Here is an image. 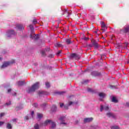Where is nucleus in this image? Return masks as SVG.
<instances>
[{
  "mask_svg": "<svg viewBox=\"0 0 129 129\" xmlns=\"http://www.w3.org/2000/svg\"><path fill=\"white\" fill-rule=\"evenodd\" d=\"M124 64H129V59H127V60H124Z\"/></svg>",
  "mask_w": 129,
  "mask_h": 129,
  "instance_id": "c9c22d12",
  "label": "nucleus"
},
{
  "mask_svg": "<svg viewBox=\"0 0 129 129\" xmlns=\"http://www.w3.org/2000/svg\"><path fill=\"white\" fill-rule=\"evenodd\" d=\"M33 23L34 25H36V24H37V20L34 19L33 21Z\"/></svg>",
  "mask_w": 129,
  "mask_h": 129,
  "instance_id": "473e14b6",
  "label": "nucleus"
},
{
  "mask_svg": "<svg viewBox=\"0 0 129 129\" xmlns=\"http://www.w3.org/2000/svg\"><path fill=\"white\" fill-rule=\"evenodd\" d=\"M45 85L47 88H49V87H50V83H49V82L45 83Z\"/></svg>",
  "mask_w": 129,
  "mask_h": 129,
  "instance_id": "cd10ccee",
  "label": "nucleus"
},
{
  "mask_svg": "<svg viewBox=\"0 0 129 129\" xmlns=\"http://www.w3.org/2000/svg\"><path fill=\"white\" fill-rule=\"evenodd\" d=\"M40 87V83L37 82L34 84L31 88H29L28 90L27 91L28 93H31V92H35L37 89H39Z\"/></svg>",
  "mask_w": 129,
  "mask_h": 129,
  "instance_id": "f257e3e1",
  "label": "nucleus"
},
{
  "mask_svg": "<svg viewBox=\"0 0 129 129\" xmlns=\"http://www.w3.org/2000/svg\"><path fill=\"white\" fill-rule=\"evenodd\" d=\"M56 46L57 47H61V46H62V44H60V43H56Z\"/></svg>",
  "mask_w": 129,
  "mask_h": 129,
  "instance_id": "f704fd0d",
  "label": "nucleus"
},
{
  "mask_svg": "<svg viewBox=\"0 0 129 129\" xmlns=\"http://www.w3.org/2000/svg\"><path fill=\"white\" fill-rule=\"evenodd\" d=\"M91 42L95 48H98V47H99V44L97 43L96 40L93 39L91 40Z\"/></svg>",
  "mask_w": 129,
  "mask_h": 129,
  "instance_id": "1a4fd4ad",
  "label": "nucleus"
},
{
  "mask_svg": "<svg viewBox=\"0 0 129 129\" xmlns=\"http://www.w3.org/2000/svg\"><path fill=\"white\" fill-rule=\"evenodd\" d=\"M34 105H35V107H37V106H38V104H37V103L34 104Z\"/></svg>",
  "mask_w": 129,
  "mask_h": 129,
  "instance_id": "5fc2aeb1",
  "label": "nucleus"
},
{
  "mask_svg": "<svg viewBox=\"0 0 129 129\" xmlns=\"http://www.w3.org/2000/svg\"><path fill=\"white\" fill-rule=\"evenodd\" d=\"M120 33L121 34H126V33H129V25L124 27L122 29H120Z\"/></svg>",
  "mask_w": 129,
  "mask_h": 129,
  "instance_id": "7ed1b4c3",
  "label": "nucleus"
},
{
  "mask_svg": "<svg viewBox=\"0 0 129 129\" xmlns=\"http://www.w3.org/2000/svg\"><path fill=\"white\" fill-rule=\"evenodd\" d=\"M5 123V122L0 121V126L1 125H3Z\"/></svg>",
  "mask_w": 129,
  "mask_h": 129,
  "instance_id": "ea45409f",
  "label": "nucleus"
},
{
  "mask_svg": "<svg viewBox=\"0 0 129 129\" xmlns=\"http://www.w3.org/2000/svg\"><path fill=\"white\" fill-rule=\"evenodd\" d=\"M17 120H18L17 118H14L12 119V121H13V122H16Z\"/></svg>",
  "mask_w": 129,
  "mask_h": 129,
  "instance_id": "72a5a7b5",
  "label": "nucleus"
},
{
  "mask_svg": "<svg viewBox=\"0 0 129 129\" xmlns=\"http://www.w3.org/2000/svg\"><path fill=\"white\" fill-rule=\"evenodd\" d=\"M107 115L108 116V117H113V114L110 112L107 113Z\"/></svg>",
  "mask_w": 129,
  "mask_h": 129,
  "instance_id": "412c9836",
  "label": "nucleus"
},
{
  "mask_svg": "<svg viewBox=\"0 0 129 129\" xmlns=\"http://www.w3.org/2000/svg\"><path fill=\"white\" fill-rule=\"evenodd\" d=\"M12 91V89H9L8 90V93H10Z\"/></svg>",
  "mask_w": 129,
  "mask_h": 129,
  "instance_id": "37998d69",
  "label": "nucleus"
},
{
  "mask_svg": "<svg viewBox=\"0 0 129 129\" xmlns=\"http://www.w3.org/2000/svg\"><path fill=\"white\" fill-rule=\"evenodd\" d=\"M13 96H16L17 95V93H15L14 95H13Z\"/></svg>",
  "mask_w": 129,
  "mask_h": 129,
  "instance_id": "864d4df0",
  "label": "nucleus"
},
{
  "mask_svg": "<svg viewBox=\"0 0 129 129\" xmlns=\"http://www.w3.org/2000/svg\"><path fill=\"white\" fill-rule=\"evenodd\" d=\"M93 120V118L91 117V118H86L84 119V122L86 123V122H90V121H92Z\"/></svg>",
  "mask_w": 129,
  "mask_h": 129,
  "instance_id": "9d476101",
  "label": "nucleus"
},
{
  "mask_svg": "<svg viewBox=\"0 0 129 129\" xmlns=\"http://www.w3.org/2000/svg\"><path fill=\"white\" fill-rule=\"evenodd\" d=\"M92 75H94L95 76H99L101 75L100 73H97L96 72H93L92 73Z\"/></svg>",
  "mask_w": 129,
  "mask_h": 129,
  "instance_id": "dca6fc26",
  "label": "nucleus"
},
{
  "mask_svg": "<svg viewBox=\"0 0 129 129\" xmlns=\"http://www.w3.org/2000/svg\"><path fill=\"white\" fill-rule=\"evenodd\" d=\"M126 106L129 107V103H126Z\"/></svg>",
  "mask_w": 129,
  "mask_h": 129,
  "instance_id": "8fccbe9b",
  "label": "nucleus"
},
{
  "mask_svg": "<svg viewBox=\"0 0 129 129\" xmlns=\"http://www.w3.org/2000/svg\"><path fill=\"white\" fill-rule=\"evenodd\" d=\"M52 120H46V121H45V122L43 123V125H47L48 124H51V121Z\"/></svg>",
  "mask_w": 129,
  "mask_h": 129,
  "instance_id": "4468645a",
  "label": "nucleus"
},
{
  "mask_svg": "<svg viewBox=\"0 0 129 129\" xmlns=\"http://www.w3.org/2000/svg\"><path fill=\"white\" fill-rule=\"evenodd\" d=\"M29 28L32 32L33 33L34 32V27L32 25H29Z\"/></svg>",
  "mask_w": 129,
  "mask_h": 129,
  "instance_id": "5701e85b",
  "label": "nucleus"
},
{
  "mask_svg": "<svg viewBox=\"0 0 129 129\" xmlns=\"http://www.w3.org/2000/svg\"><path fill=\"white\" fill-rule=\"evenodd\" d=\"M3 60V57H0V60Z\"/></svg>",
  "mask_w": 129,
  "mask_h": 129,
  "instance_id": "6e6d98bb",
  "label": "nucleus"
},
{
  "mask_svg": "<svg viewBox=\"0 0 129 129\" xmlns=\"http://www.w3.org/2000/svg\"><path fill=\"white\" fill-rule=\"evenodd\" d=\"M118 101L117 100V99H116V98H115V97H113L112 98V102H114L115 103H117V102H118Z\"/></svg>",
  "mask_w": 129,
  "mask_h": 129,
  "instance_id": "a211bd4d",
  "label": "nucleus"
},
{
  "mask_svg": "<svg viewBox=\"0 0 129 129\" xmlns=\"http://www.w3.org/2000/svg\"><path fill=\"white\" fill-rule=\"evenodd\" d=\"M44 105H46V104H44Z\"/></svg>",
  "mask_w": 129,
  "mask_h": 129,
  "instance_id": "052dcab7",
  "label": "nucleus"
},
{
  "mask_svg": "<svg viewBox=\"0 0 129 129\" xmlns=\"http://www.w3.org/2000/svg\"><path fill=\"white\" fill-rule=\"evenodd\" d=\"M103 109H104V110H105L106 111H107V110H109V107H108V106H105L103 107V106L102 105H101L100 107V111H102Z\"/></svg>",
  "mask_w": 129,
  "mask_h": 129,
  "instance_id": "6e6552de",
  "label": "nucleus"
},
{
  "mask_svg": "<svg viewBox=\"0 0 129 129\" xmlns=\"http://www.w3.org/2000/svg\"><path fill=\"white\" fill-rule=\"evenodd\" d=\"M61 50H59V51L56 53V55H59V54L61 53Z\"/></svg>",
  "mask_w": 129,
  "mask_h": 129,
  "instance_id": "79ce46f5",
  "label": "nucleus"
},
{
  "mask_svg": "<svg viewBox=\"0 0 129 129\" xmlns=\"http://www.w3.org/2000/svg\"><path fill=\"white\" fill-rule=\"evenodd\" d=\"M85 82H88V81L86 80V81H85Z\"/></svg>",
  "mask_w": 129,
  "mask_h": 129,
  "instance_id": "4d7b16f0",
  "label": "nucleus"
},
{
  "mask_svg": "<svg viewBox=\"0 0 129 129\" xmlns=\"http://www.w3.org/2000/svg\"><path fill=\"white\" fill-rule=\"evenodd\" d=\"M18 86H23L24 84H25V81H19L17 83Z\"/></svg>",
  "mask_w": 129,
  "mask_h": 129,
  "instance_id": "2eb2a0df",
  "label": "nucleus"
},
{
  "mask_svg": "<svg viewBox=\"0 0 129 129\" xmlns=\"http://www.w3.org/2000/svg\"><path fill=\"white\" fill-rule=\"evenodd\" d=\"M25 119H26V120H28L29 119V116H26L25 117Z\"/></svg>",
  "mask_w": 129,
  "mask_h": 129,
  "instance_id": "a19ab883",
  "label": "nucleus"
},
{
  "mask_svg": "<svg viewBox=\"0 0 129 129\" xmlns=\"http://www.w3.org/2000/svg\"><path fill=\"white\" fill-rule=\"evenodd\" d=\"M63 105H64V104L60 103V107H63Z\"/></svg>",
  "mask_w": 129,
  "mask_h": 129,
  "instance_id": "a18cd8bd",
  "label": "nucleus"
},
{
  "mask_svg": "<svg viewBox=\"0 0 129 129\" xmlns=\"http://www.w3.org/2000/svg\"><path fill=\"white\" fill-rule=\"evenodd\" d=\"M66 42L68 45H70V44H72V41H71V39H68L66 40Z\"/></svg>",
  "mask_w": 129,
  "mask_h": 129,
  "instance_id": "aec40b11",
  "label": "nucleus"
},
{
  "mask_svg": "<svg viewBox=\"0 0 129 129\" xmlns=\"http://www.w3.org/2000/svg\"><path fill=\"white\" fill-rule=\"evenodd\" d=\"M73 103V102H70L69 103L68 106H70V105H71Z\"/></svg>",
  "mask_w": 129,
  "mask_h": 129,
  "instance_id": "49530a36",
  "label": "nucleus"
},
{
  "mask_svg": "<svg viewBox=\"0 0 129 129\" xmlns=\"http://www.w3.org/2000/svg\"><path fill=\"white\" fill-rule=\"evenodd\" d=\"M82 40H84V41H87L88 40H89V38L85 37V35L83 34Z\"/></svg>",
  "mask_w": 129,
  "mask_h": 129,
  "instance_id": "f3484780",
  "label": "nucleus"
},
{
  "mask_svg": "<svg viewBox=\"0 0 129 129\" xmlns=\"http://www.w3.org/2000/svg\"><path fill=\"white\" fill-rule=\"evenodd\" d=\"M5 113H1L0 114V118H2V117H3V116H4V115H5Z\"/></svg>",
  "mask_w": 129,
  "mask_h": 129,
  "instance_id": "7c9ffc66",
  "label": "nucleus"
},
{
  "mask_svg": "<svg viewBox=\"0 0 129 129\" xmlns=\"http://www.w3.org/2000/svg\"><path fill=\"white\" fill-rule=\"evenodd\" d=\"M95 33H97V31H95Z\"/></svg>",
  "mask_w": 129,
  "mask_h": 129,
  "instance_id": "bf43d9fd",
  "label": "nucleus"
},
{
  "mask_svg": "<svg viewBox=\"0 0 129 129\" xmlns=\"http://www.w3.org/2000/svg\"><path fill=\"white\" fill-rule=\"evenodd\" d=\"M53 108H54L55 109V110H56V109H57V107H56V106L53 105L52 106V109H53Z\"/></svg>",
  "mask_w": 129,
  "mask_h": 129,
  "instance_id": "58836bf2",
  "label": "nucleus"
},
{
  "mask_svg": "<svg viewBox=\"0 0 129 129\" xmlns=\"http://www.w3.org/2000/svg\"><path fill=\"white\" fill-rule=\"evenodd\" d=\"M13 35H16V32L14 30H9L8 32L7 36L8 37H11Z\"/></svg>",
  "mask_w": 129,
  "mask_h": 129,
  "instance_id": "423d86ee",
  "label": "nucleus"
},
{
  "mask_svg": "<svg viewBox=\"0 0 129 129\" xmlns=\"http://www.w3.org/2000/svg\"><path fill=\"white\" fill-rule=\"evenodd\" d=\"M71 58H73L74 59H78L79 58L78 54H76V53H72L71 55Z\"/></svg>",
  "mask_w": 129,
  "mask_h": 129,
  "instance_id": "9b49d317",
  "label": "nucleus"
},
{
  "mask_svg": "<svg viewBox=\"0 0 129 129\" xmlns=\"http://www.w3.org/2000/svg\"><path fill=\"white\" fill-rule=\"evenodd\" d=\"M16 28H17V29H18V30H24V29H25V27H24V26H23V25H21V24H18L16 26Z\"/></svg>",
  "mask_w": 129,
  "mask_h": 129,
  "instance_id": "f8f14e48",
  "label": "nucleus"
},
{
  "mask_svg": "<svg viewBox=\"0 0 129 129\" xmlns=\"http://www.w3.org/2000/svg\"><path fill=\"white\" fill-rule=\"evenodd\" d=\"M31 115H32V117L34 116V111H32L31 112Z\"/></svg>",
  "mask_w": 129,
  "mask_h": 129,
  "instance_id": "de8ad7c7",
  "label": "nucleus"
},
{
  "mask_svg": "<svg viewBox=\"0 0 129 129\" xmlns=\"http://www.w3.org/2000/svg\"><path fill=\"white\" fill-rule=\"evenodd\" d=\"M14 63H15V60H12L11 61H5L2 66L1 68H6V67H8V66H10V65H12Z\"/></svg>",
  "mask_w": 129,
  "mask_h": 129,
  "instance_id": "f03ea898",
  "label": "nucleus"
},
{
  "mask_svg": "<svg viewBox=\"0 0 129 129\" xmlns=\"http://www.w3.org/2000/svg\"><path fill=\"white\" fill-rule=\"evenodd\" d=\"M101 27L102 28V31L103 32H105L106 30L107 29V27H106V25L104 24V22H101Z\"/></svg>",
  "mask_w": 129,
  "mask_h": 129,
  "instance_id": "39448f33",
  "label": "nucleus"
},
{
  "mask_svg": "<svg viewBox=\"0 0 129 129\" xmlns=\"http://www.w3.org/2000/svg\"><path fill=\"white\" fill-rule=\"evenodd\" d=\"M124 45H125V48H127V46H128L129 43L128 42H125Z\"/></svg>",
  "mask_w": 129,
  "mask_h": 129,
  "instance_id": "2f4dec72",
  "label": "nucleus"
},
{
  "mask_svg": "<svg viewBox=\"0 0 129 129\" xmlns=\"http://www.w3.org/2000/svg\"><path fill=\"white\" fill-rule=\"evenodd\" d=\"M41 54L43 57H45V56H46V53L44 51H41Z\"/></svg>",
  "mask_w": 129,
  "mask_h": 129,
  "instance_id": "c756f323",
  "label": "nucleus"
},
{
  "mask_svg": "<svg viewBox=\"0 0 129 129\" xmlns=\"http://www.w3.org/2000/svg\"><path fill=\"white\" fill-rule=\"evenodd\" d=\"M30 38L31 39H34H34L35 40H38L39 39V35L38 34H36V35H35L34 37H33V35H32V34H30Z\"/></svg>",
  "mask_w": 129,
  "mask_h": 129,
  "instance_id": "ddd939ff",
  "label": "nucleus"
},
{
  "mask_svg": "<svg viewBox=\"0 0 129 129\" xmlns=\"http://www.w3.org/2000/svg\"><path fill=\"white\" fill-rule=\"evenodd\" d=\"M64 108L66 109H68V106H64Z\"/></svg>",
  "mask_w": 129,
  "mask_h": 129,
  "instance_id": "3c124183",
  "label": "nucleus"
},
{
  "mask_svg": "<svg viewBox=\"0 0 129 129\" xmlns=\"http://www.w3.org/2000/svg\"><path fill=\"white\" fill-rule=\"evenodd\" d=\"M38 95H39V96H42V95H49V93H48V92L41 91L38 92Z\"/></svg>",
  "mask_w": 129,
  "mask_h": 129,
  "instance_id": "0eeeda50",
  "label": "nucleus"
},
{
  "mask_svg": "<svg viewBox=\"0 0 129 129\" xmlns=\"http://www.w3.org/2000/svg\"><path fill=\"white\" fill-rule=\"evenodd\" d=\"M111 129H119V127L118 126H112Z\"/></svg>",
  "mask_w": 129,
  "mask_h": 129,
  "instance_id": "393cba45",
  "label": "nucleus"
},
{
  "mask_svg": "<svg viewBox=\"0 0 129 129\" xmlns=\"http://www.w3.org/2000/svg\"><path fill=\"white\" fill-rule=\"evenodd\" d=\"M66 124V122H62V123H60V124Z\"/></svg>",
  "mask_w": 129,
  "mask_h": 129,
  "instance_id": "603ef678",
  "label": "nucleus"
},
{
  "mask_svg": "<svg viewBox=\"0 0 129 129\" xmlns=\"http://www.w3.org/2000/svg\"><path fill=\"white\" fill-rule=\"evenodd\" d=\"M48 57H49V58H53V57H54V55H53V54H49V55H48Z\"/></svg>",
  "mask_w": 129,
  "mask_h": 129,
  "instance_id": "e433bc0d",
  "label": "nucleus"
},
{
  "mask_svg": "<svg viewBox=\"0 0 129 129\" xmlns=\"http://www.w3.org/2000/svg\"><path fill=\"white\" fill-rule=\"evenodd\" d=\"M76 123H78V121H76Z\"/></svg>",
  "mask_w": 129,
  "mask_h": 129,
  "instance_id": "13d9d810",
  "label": "nucleus"
},
{
  "mask_svg": "<svg viewBox=\"0 0 129 129\" xmlns=\"http://www.w3.org/2000/svg\"><path fill=\"white\" fill-rule=\"evenodd\" d=\"M87 91H88V92H91V91H92V89L90 88H88Z\"/></svg>",
  "mask_w": 129,
  "mask_h": 129,
  "instance_id": "4c0bfd02",
  "label": "nucleus"
},
{
  "mask_svg": "<svg viewBox=\"0 0 129 129\" xmlns=\"http://www.w3.org/2000/svg\"><path fill=\"white\" fill-rule=\"evenodd\" d=\"M42 117H43V114H40V113L37 114V118L41 119Z\"/></svg>",
  "mask_w": 129,
  "mask_h": 129,
  "instance_id": "4be33fe9",
  "label": "nucleus"
},
{
  "mask_svg": "<svg viewBox=\"0 0 129 129\" xmlns=\"http://www.w3.org/2000/svg\"><path fill=\"white\" fill-rule=\"evenodd\" d=\"M11 103H12L11 102H10V103H6V105H10Z\"/></svg>",
  "mask_w": 129,
  "mask_h": 129,
  "instance_id": "09e8293b",
  "label": "nucleus"
},
{
  "mask_svg": "<svg viewBox=\"0 0 129 129\" xmlns=\"http://www.w3.org/2000/svg\"><path fill=\"white\" fill-rule=\"evenodd\" d=\"M63 93H65V92H58V94H60V95L61 94H63Z\"/></svg>",
  "mask_w": 129,
  "mask_h": 129,
  "instance_id": "c03bdc74",
  "label": "nucleus"
},
{
  "mask_svg": "<svg viewBox=\"0 0 129 129\" xmlns=\"http://www.w3.org/2000/svg\"><path fill=\"white\" fill-rule=\"evenodd\" d=\"M99 96H100V97H102L103 98V97H104V96H105V94H104L103 93H100L99 94Z\"/></svg>",
  "mask_w": 129,
  "mask_h": 129,
  "instance_id": "b1692460",
  "label": "nucleus"
},
{
  "mask_svg": "<svg viewBox=\"0 0 129 129\" xmlns=\"http://www.w3.org/2000/svg\"><path fill=\"white\" fill-rule=\"evenodd\" d=\"M63 14H61V16H63V15H66L67 18H69L70 16H71V13L68 12V10L67 9H64L62 10Z\"/></svg>",
  "mask_w": 129,
  "mask_h": 129,
  "instance_id": "20e7f679",
  "label": "nucleus"
},
{
  "mask_svg": "<svg viewBox=\"0 0 129 129\" xmlns=\"http://www.w3.org/2000/svg\"><path fill=\"white\" fill-rule=\"evenodd\" d=\"M65 118H66V116H62L59 119L60 120H61V121H64V119H65Z\"/></svg>",
  "mask_w": 129,
  "mask_h": 129,
  "instance_id": "bb28decb",
  "label": "nucleus"
},
{
  "mask_svg": "<svg viewBox=\"0 0 129 129\" xmlns=\"http://www.w3.org/2000/svg\"><path fill=\"white\" fill-rule=\"evenodd\" d=\"M50 124L51 125V128H54V127H56V124L55 123V122H52V121H51Z\"/></svg>",
  "mask_w": 129,
  "mask_h": 129,
  "instance_id": "6ab92c4d",
  "label": "nucleus"
},
{
  "mask_svg": "<svg viewBox=\"0 0 129 129\" xmlns=\"http://www.w3.org/2000/svg\"><path fill=\"white\" fill-rule=\"evenodd\" d=\"M12 124H10V123H8L7 125V128L8 129H11L12 128Z\"/></svg>",
  "mask_w": 129,
  "mask_h": 129,
  "instance_id": "a878e982",
  "label": "nucleus"
},
{
  "mask_svg": "<svg viewBox=\"0 0 129 129\" xmlns=\"http://www.w3.org/2000/svg\"><path fill=\"white\" fill-rule=\"evenodd\" d=\"M34 128L39 129V125L38 124V123H36L34 125Z\"/></svg>",
  "mask_w": 129,
  "mask_h": 129,
  "instance_id": "c85d7f7f",
  "label": "nucleus"
}]
</instances>
